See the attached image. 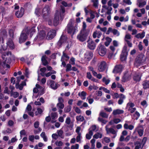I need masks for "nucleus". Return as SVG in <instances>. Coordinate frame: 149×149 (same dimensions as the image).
I'll use <instances>...</instances> for the list:
<instances>
[{
    "label": "nucleus",
    "mask_w": 149,
    "mask_h": 149,
    "mask_svg": "<svg viewBox=\"0 0 149 149\" xmlns=\"http://www.w3.org/2000/svg\"><path fill=\"white\" fill-rule=\"evenodd\" d=\"M65 9L64 8H62L59 11H56L53 20V24L54 26H57L58 24L59 21L63 20L65 15Z\"/></svg>",
    "instance_id": "1"
},
{
    "label": "nucleus",
    "mask_w": 149,
    "mask_h": 149,
    "mask_svg": "<svg viewBox=\"0 0 149 149\" xmlns=\"http://www.w3.org/2000/svg\"><path fill=\"white\" fill-rule=\"evenodd\" d=\"M43 27L42 25H39L38 26V31H40L34 39L35 41H40L44 39L45 38L46 36V34L45 31L42 30V31L40 30V29H42Z\"/></svg>",
    "instance_id": "2"
},
{
    "label": "nucleus",
    "mask_w": 149,
    "mask_h": 149,
    "mask_svg": "<svg viewBox=\"0 0 149 149\" xmlns=\"http://www.w3.org/2000/svg\"><path fill=\"white\" fill-rule=\"evenodd\" d=\"M73 20L71 19L67 25V29L68 33H72L73 34L77 31V25L76 24H73Z\"/></svg>",
    "instance_id": "3"
},
{
    "label": "nucleus",
    "mask_w": 149,
    "mask_h": 149,
    "mask_svg": "<svg viewBox=\"0 0 149 149\" xmlns=\"http://www.w3.org/2000/svg\"><path fill=\"white\" fill-rule=\"evenodd\" d=\"M28 28L25 29L23 30L19 38V42L21 43L24 42L27 39V36L28 34Z\"/></svg>",
    "instance_id": "4"
},
{
    "label": "nucleus",
    "mask_w": 149,
    "mask_h": 149,
    "mask_svg": "<svg viewBox=\"0 0 149 149\" xmlns=\"http://www.w3.org/2000/svg\"><path fill=\"white\" fill-rule=\"evenodd\" d=\"M145 57L143 54H141L137 56L136 59L135 64L136 66L142 64L145 61Z\"/></svg>",
    "instance_id": "5"
},
{
    "label": "nucleus",
    "mask_w": 149,
    "mask_h": 149,
    "mask_svg": "<svg viewBox=\"0 0 149 149\" xmlns=\"http://www.w3.org/2000/svg\"><path fill=\"white\" fill-rule=\"evenodd\" d=\"M88 35V33L84 30H82L80 33L77 36V38L79 41L83 42L86 40Z\"/></svg>",
    "instance_id": "6"
},
{
    "label": "nucleus",
    "mask_w": 149,
    "mask_h": 149,
    "mask_svg": "<svg viewBox=\"0 0 149 149\" xmlns=\"http://www.w3.org/2000/svg\"><path fill=\"white\" fill-rule=\"evenodd\" d=\"M127 47L125 46L122 50V53L120 55V58L121 61H125L127 59L128 52L127 51Z\"/></svg>",
    "instance_id": "7"
},
{
    "label": "nucleus",
    "mask_w": 149,
    "mask_h": 149,
    "mask_svg": "<svg viewBox=\"0 0 149 149\" xmlns=\"http://www.w3.org/2000/svg\"><path fill=\"white\" fill-rule=\"evenodd\" d=\"M97 50L98 53L101 56H104L107 52V49L104 46L102 45H100L98 47Z\"/></svg>",
    "instance_id": "8"
},
{
    "label": "nucleus",
    "mask_w": 149,
    "mask_h": 149,
    "mask_svg": "<svg viewBox=\"0 0 149 149\" xmlns=\"http://www.w3.org/2000/svg\"><path fill=\"white\" fill-rule=\"evenodd\" d=\"M47 83L50 84L51 88L54 90L56 89L59 86L58 83H55L54 81L51 80H48Z\"/></svg>",
    "instance_id": "9"
},
{
    "label": "nucleus",
    "mask_w": 149,
    "mask_h": 149,
    "mask_svg": "<svg viewBox=\"0 0 149 149\" xmlns=\"http://www.w3.org/2000/svg\"><path fill=\"white\" fill-rule=\"evenodd\" d=\"M50 10L49 6L48 5H46L42 9V15L43 17L47 16L48 15Z\"/></svg>",
    "instance_id": "10"
},
{
    "label": "nucleus",
    "mask_w": 149,
    "mask_h": 149,
    "mask_svg": "<svg viewBox=\"0 0 149 149\" xmlns=\"http://www.w3.org/2000/svg\"><path fill=\"white\" fill-rule=\"evenodd\" d=\"M106 63L104 61H102L100 63L98 70L100 72H102L105 70L106 67Z\"/></svg>",
    "instance_id": "11"
},
{
    "label": "nucleus",
    "mask_w": 149,
    "mask_h": 149,
    "mask_svg": "<svg viewBox=\"0 0 149 149\" xmlns=\"http://www.w3.org/2000/svg\"><path fill=\"white\" fill-rule=\"evenodd\" d=\"M88 47L91 49H95L96 45L94 42L91 40L89 39L88 41Z\"/></svg>",
    "instance_id": "12"
},
{
    "label": "nucleus",
    "mask_w": 149,
    "mask_h": 149,
    "mask_svg": "<svg viewBox=\"0 0 149 149\" xmlns=\"http://www.w3.org/2000/svg\"><path fill=\"white\" fill-rule=\"evenodd\" d=\"M56 31L54 30H52L49 31L47 36V39L48 40H51L52 39L56 36Z\"/></svg>",
    "instance_id": "13"
},
{
    "label": "nucleus",
    "mask_w": 149,
    "mask_h": 149,
    "mask_svg": "<svg viewBox=\"0 0 149 149\" xmlns=\"http://www.w3.org/2000/svg\"><path fill=\"white\" fill-rule=\"evenodd\" d=\"M24 10L22 8H21L20 10L16 11L15 13V15L17 18L22 17L24 14Z\"/></svg>",
    "instance_id": "14"
},
{
    "label": "nucleus",
    "mask_w": 149,
    "mask_h": 149,
    "mask_svg": "<svg viewBox=\"0 0 149 149\" xmlns=\"http://www.w3.org/2000/svg\"><path fill=\"white\" fill-rule=\"evenodd\" d=\"M7 32L5 31H1L0 33V43H3V39L6 37Z\"/></svg>",
    "instance_id": "15"
},
{
    "label": "nucleus",
    "mask_w": 149,
    "mask_h": 149,
    "mask_svg": "<svg viewBox=\"0 0 149 149\" xmlns=\"http://www.w3.org/2000/svg\"><path fill=\"white\" fill-rule=\"evenodd\" d=\"M93 56V53L91 52H87L85 54L84 57L87 61H89L92 58Z\"/></svg>",
    "instance_id": "16"
},
{
    "label": "nucleus",
    "mask_w": 149,
    "mask_h": 149,
    "mask_svg": "<svg viewBox=\"0 0 149 149\" xmlns=\"http://www.w3.org/2000/svg\"><path fill=\"white\" fill-rule=\"evenodd\" d=\"M123 67L121 65L116 66L113 70V72L117 73L120 72L122 70Z\"/></svg>",
    "instance_id": "17"
},
{
    "label": "nucleus",
    "mask_w": 149,
    "mask_h": 149,
    "mask_svg": "<svg viewBox=\"0 0 149 149\" xmlns=\"http://www.w3.org/2000/svg\"><path fill=\"white\" fill-rule=\"evenodd\" d=\"M67 39V38L65 36L62 35L58 42V45L61 46L63 43L66 42Z\"/></svg>",
    "instance_id": "18"
},
{
    "label": "nucleus",
    "mask_w": 149,
    "mask_h": 149,
    "mask_svg": "<svg viewBox=\"0 0 149 149\" xmlns=\"http://www.w3.org/2000/svg\"><path fill=\"white\" fill-rule=\"evenodd\" d=\"M147 0H137V5L139 7H142L146 4Z\"/></svg>",
    "instance_id": "19"
},
{
    "label": "nucleus",
    "mask_w": 149,
    "mask_h": 149,
    "mask_svg": "<svg viewBox=\"0 0 149 149\" xmlns=\"http://www.w3.org/2000/svg\"><path fill=\"white\" fill-rule=\"evenodd\" d=\"M124 112V111L123 110L119 109H117L114 110L113 111L112 114L113 115L115 116L117 115L123 114Z\"/></svg>",
    "instance_id": "20"
},
{
    "label": "nucleus",
    "mask_w": 149,
    "mask_h": 149,
    "mask_svg": "<svg viewBox=\"0 0 149 149\" xmlns=\"http://www.w3.org/2000/svg\"><path fill=\"white\" fill-rule=\"evenodd\" d=\"M102 34V33L100 31H96L93 32V36L94 38H96V37L99 38Z\"/></svg>",
    "instance_id": "21"
},
{
    "label": "nucleus",
    "mask_w": 149,
    "mask_h": 149,
    "mask_svg": "<svg viewBox=\"0 0 149 149\" xmlns=\"http://www.w3.org/2000/svg\"><path fill=\"white\" fill-rule=\"evenodd\" d=\"M106 130L107 134L111 133L113 134H116V131L112 128H108V126L106 125L105 127Z\"/></svg>",
    "instance_id": "22"
},
{
    "label": "nucleus",
    "mask_w": 149,
    "mask_h": 149,
    "mask_svg": "<svg viewBox=\"0 0 149 149\" xmlns=\"http://www.w3.org/2000/svg\"><path fill=\"white\" fill-rule=\"evenodd\" d=\"M43 89L42 87L40 86L39 85L36 84V88H34L33 89V92L34 93H36L38 91H43Z\"/></svg>",
    "instance_id": "23"
},
{
    "label": "nucleus",
    "mask_w": 149,
    "mask_h": 149,
    "mask_svg": "<svg viewBox=\"0 0 149 149\" xmlns=\"http://www.w3.org/2000/svg\"><path fill=\"white\" fill-rule=\"evenodd\" d=\"M141 75L140 73L138 72L134 76L133 79L134 81L136 82L140 81L141 79Z\"/></svg>",
    "instance_id": "24"
},
{
    "label": "nucleus",
    "mask_w": 149,
    "mask_h": 149,
    "mask_svg": "<svg viewBox=\"0 0 149 149\" xmlns=\"http://www.w3.org/2000/svg\"><path fill=\"white\" fill-rule=\"evenodd\" d=\"M136 131L138 132V133L140 136H141L143 134V130L142 127H138L135 129Z\"/></svg>",
    "instance_id": "25"
},
{
    "label": "nucleus",
    "mask_w": 149,
    "mask_h": 149,
    "mask_svg": "<svg viewBox=\"0 0 149 149\" xmlns=\"http://www.w3.org/2000/svg\"><path fill=\"white\" fill-rule=\"evenodd\" d=\"M7 45L10 48L13 49L14 48V45L12 40L9 39L7 43Z\"/></svg>",
    "instance_id": "26"
},
{
    "label": "nucleus",
    "mask_w": 149,
    "mask_h": 149,
    "mask_svg": "<svg viewBox=\"0 0 149 149\" xmlns=\"http://www.w3.org/2000/svg\"><path fill=\"white\" fill-rule=\"evenodd\" d=\"M86 93L84 91L78 93V95L80 96L82 100H85L86 98Z\"/></svg>",
    "instance_id": "27"
},
{
    "label": "nucleus",
    "mask_w": 149,
    "mask_h": 149,
    "mask_svg": "<svg viewBox=\"0 0 149 149\" xmlns=\"http://www.w3.org/2000/svg\"><path fill=\"white\" fill-rule=\"evenodd\" d=\"M124 127L125 129L132 130L134 129V127L133 125H128L126 123L124 124Z\"/></svg>",
    "instance_id": "28"
},
{
    "label": "nucleus",
    "mask_w": 149,
    "mask_h": 149,
    "mask_svg": "<svg viewBox=\"0 0 149 149\" xmlns=\"http://www.w3.org/2000/svg\"><path fill=\"white\" fill-rule=\"evenodd\" d=\"M35 14L38 16H40L41 14L40 8L39 7H37L35 10Z\"/></svg>",
    "instance_id": "29"
},
{
    "label": "nucleus",
    "mask_w": 149,
    "mask_h": 149,
    "mask_svg": "<svg viewBox=\"0 0 149 149\" xmlns=\"http://www.w3.org/2000/svg\"><path fill=\"white\" fill-rule=\"evenodd\" d=\"M69 59V57L64 52H63V54L61 58V61H63L65 60L66 61H68Z\"/></svg>",
    "instance_id": "30"
},
{
    "label": "nucleus",
    "mask_w": 149,
    "mask_h": 149,
    "mask_svg": "<svg viewBox=\"0 0 149 149\" xmlns=\"http://www.w3.org/2000/svg\"><path fill=\"white\" fill-rule=\"evenodd\" d=\"M145 36V32L143 31L141 33H139L135 36V37L138 39H142Z\"/></svg>",
    "instance_id": "31"
},
{
    "label": "nucleus",
    "mask_w": 149,
    "mask_h": 149,
    "mask_svg": "<svg viewBox=\"0 0 149 149\" xmlns=\"http://www.w3.org/2000/svg\"><path fill=\"white\" fill-rule=\"evenodd\" d=\"M106 41L104 43L105 45L106 46H108L112 41V39L109 37L106 38Z\"/></svg>",
    "instance_id": "32"
},
{
    "label": "nucleus",
    "mask_w": 149,
    "mask_h": 149,
    "mask_svg": "<svg viewBox=\"0 0 149 149\" xmlns=\"http://www.w3.org/2000/svg\"><path fill=\"white\" fill-rule=\"evenodd\" d=\"M142 85L144 88H149V81H144L143 82Z\"/></svg>",
    "instance_id": "33"
},
{
    "label": "nucleus",
    "mask_w": 149,
    "mask_h": 149,
    "mask_svg": "<svg viewBox=\"0 0 149 149\" xmlns=\"http://www.w3.org/2000/svg\"><path fill=\"white\" fill-rule=\"evenodd\" d=\"M129 19V17L128 15H127L125 18L124 17L121 16L119 18V21L121 22H126L128 21Z\"/></svg>",
    "instance_id": "34"
},
{
    "label": "nucleus",
    "mask_w": 149,
    "mask_h": 149,
    "mask_svg": "<svg viewBox=\"0 0 149 149\" xmlns=\"http://www.w3.org/2000/svg\"><path fill=\"white\" fill-rule=\"evenodd\" d=\"M102 137V134L100 133L97 132L93 136V138L95 139H101Z\"/></svg>",
    "instance_id": "35"
},
{
    "label": "nucleus",
    "mask_w": 149,
    "mask_h": 149,
    "mask_svg": "<svg viewBox=\"0 0 149 149\" xmlns=\"http://www.w3.org/2000/svg\"><path fill=\"white\" fill-rule=\"evenodd\" d=\"M44 109L43 108L42 109L40 108H37V110L35 113V114L36 115H38L40 114H41L43 111Z\"/></svg>",
    "instance_id": "36"
},
{
    "label": "nucleus",
    "mask_w": 149,
    "mask_h": 149,
    "mask_svg": "<svg viewBox=\"0 0 149 149\" xmlns=\"http://www.w3.org/2000/svg\"><path fill=\"white\" fill-rule=\"evenodd\" d=\"M46 56L44 55L41 58V60L43 64L45 65H46L48 64L47 61L46 60Z\"/></svg>",
    "instance_id": "37"
},
{
    "label": "nucleus",
    "mask_w": 149,
    "mask_h": 149,
    "mask_svg": "<svg viewBox=\"0 0 149 149\" xmlns=\"http://www.w3.org/2000/svg\"><path fill=\"white\" fill-rule=\"evenodd\" d=\"M96 28L97 29H99L100 31L104 33H105L107 30V28L106 27H101L99 25H97Z\"/></svg>",
    "instance_id": "38"
},
{
    "label": "nucleus",
    "mask_w": 149,
    "mask_h": 149,
    "mask_svg": "<svg viewBox=\"0 0 149 149\" xmlns=\"http://www.w3.org/2000/svg\"><path fill=\"white\" fill-rule=\"evenodd\" d=\"M93 132L92 131H89L88 133L86 135V138L88 139H90L93 135Z\"/></svg>",
    "instance_id": "39"
},
{
    "label": "nucleus",
    "mask_w": 149,
    "mask_h": 149,
    "mask_svg": "<svg viewBox=\"0 0 149 149\" xmlns=\"http://www.w3.org/2000/svg\"><path fill=\"white\" fill-rule=\"evenodd\" d=\"M40 136L41 137H42L44 141L46 142L47 141V137L45 135V133L44 132H42L40 134Z\"/></svg>",
    "instance_id": "40"
},
{
    "label": "nucleus",
    "mask_w": 149,
    "mask_h": 149,
    "mask_svg": "<svg viewBox=\"0 0 149 149\" xmlns=\"http://www.w3.org/2000/svg\"><path fill=\"white\" fill-rule=\"evenodd\" d=\"M127 74H126L123 77L122 81V82H125L126 81L129 80L130 79V77H127Z\"/></svg>",
    "instance_id": "41"
},
{
    "label": "nucleus",
    "mask_w": 149,
    "mask_h": 149,
    "mask_svg": "<svg viewBox=\"0 0 149 149\" xmlns=\"http://www.w3.org/2000/svg\"><path fill=\"white\" fill-rule=\"evenodd\" d=\"M112 32L113 35L117 36H118L120 35L119 32L116 29H112Z\"/></svg>",
    "instance_id": "42"
},
{
    "label": "nucleus",
    "mask_w": 149,
    "mask_h": 149,
    "mask_svg": "<svg viewBox=\"0 0 149 149\" xmlns=\"http://www.w3.org/2000/svg\"><path fill=\"white\" fill-rule=\"evenodd\" d=\"M71 109V107L70 106H68L65 107L64 109V111L65 113L69 112H70Z\"/></svg>",
    "instance_id": "43"
},
{
    "label": "nucleus",
    "mask_w": 149,
    "mask_h": 149,
    "mask_svg": "<svg viewBox=\"0 0 149 149\" xmlns=\"http://www.w3.org/2000/svg\"><path fill=\"white\" fill-rule=\"evenodd\" d=\"M55 144L56 146H61L63 145V143L61 141L57 140L55 141Z\"/></svg>",
    "instance_id": "44"
},
{
    "label": "nucleus",
    "mask_w": 149,
    "mask_h": 149,
    "mask_svg": "<svg viewBox=\"0 0 149 149\" xmlns=\"http://www.w3.org/2000/svg\"><path fill=\"white\" fill-rule=\"evenodd\" d=\"M58 116L57 113L56 112L52 113L51 114V118L53 119H55Z\"/></svg>",
    "instance_id": "45"
},
{
    "label": "nucleus",
    "mask_w": 149,
    "mask_h": 149,
    "mask_svg": "<svg viewBox=\"0 0 149 149\" xmlns=\"http://www.w3.org/2000/svg\"><path fill=\"white\" fill-rule=\"evenodd\" d=\"M65 123L68 125H70V124H71L72 123L70 117H68L66 118L65 120Z\"/></svg>",
    "instance_id": "46"
},
{
    "label": "nucleus",
    "mask_w": 149,
    "mask_h": 149,
    "mask_svg": "<svg viewBox=\"0 0 149 149\" xmlns=\"http://www.w3.org/2000/svg\"><path fill=\"white\" fill-rule=\"evenodd\" d=\"M40 71L41 72L40 73L41 75L42 76H45V72L46 70V69L45 68H41L40 69Z\"/></svg>",
    "instance_id": "47"
},
{
    "label": "nucleus",
    "mask_w": 149,
    "mask_h": 149,
    "mask_svg": "<svg viewBox=\"0 0 149 149\" xmlns=\"http://www.w3.org/2000/svg\"><path fill=\"white\" fill-rule=\"evenodd\" d=\"M134 103L131 102H129L128 103L127 105V109L131 108L134 107Z\"/></svg>",
    "instance_id": "48"
},
{
    "label": "nucleus",
    "mask_w": 149,
    "mask_h": 149,
    "mask_svg": "<svg viewBox=\"0 0 149 149\" xmlns=\"http://www.w3.org/2000/svg\"><path fill=\"white\" fill-rule=\"evenodd\" d=\"M17 139L16 138V136H15L14 137L12 138L11 140H10L8 141V143L10 144L11 143H14L17 141Z\"/></svg>",
    "instance_id": "49"
},
{
    "label": "nucleus",
    "mask_w": 149,
    "mask_h": 149,
    "mask_svg": "<svg viewBox=\"0 0 149 149\" xmlns=\"http://www.w3.org/2000/svg\"><path fill=\"white\" fill-rule=\"evenodd\" d=\"M135 149H139L141 147V144L139 142H136L135 143Z\"/></svg>",
    "instance_id": "50"
},
{
    "label": "nucleus",
    "mask_w": 149,
    "mask_h": 149,
    "mask_svg": "<svg viewBox=\"0 0 149 149\" xmlns=\"http://www.w3.org/2000/svg\"><path fill=\"white\" fill-rule=\"evenodd\" d=\"M87 77L89 79H91L93 81H95V79L92 78V76L91 73L89 72H88L87 73Z\"/></svg>",
    "instance_id": "51"
},
{
    "label": "nucleus",
    "mask_w": 149,
    "mask_h": 149,
    "mask_svg": "<svg viewBox=\"0 0 149 149\" xmlns=\"http://www.w3.org/2000/svg\"><path fill=\"white\" fill-rule=\"evenodd\" d=\"M110 141V138L109 137H105L102 139V143H104V142H105L106 143H108Z\"/></svg>",
    "instance_id": "52"
},
{
    "label": "nucleus",
    "mask_w": 149,
    "mask_h": 149,
    "mask_svg": "<svg viewBox=\"0 0 149 149\" xmlns=\"http://www.w3.org/2000/svg\"><path fill=\"white\" fill-rule=\"evenodd\" d=\"M76 118L77 121L80 122L83 121L84 120V117L81 116H77Z\"/></svg>",
    "instance_id": "53"
},
{
    "label": "nucleus",
    "mask_w": 149,
    "mask_h": 149,
    "mask_svg": "<svg viewBox=\"0 0 149 149\" xmlns=\"http://www.w3.org/2000/svg\"><path fill=\"white\" fill-rule=\"evenodd\" d=\"M95 138H93L91 140V147L92 148H95Z\"/></svg>",
    "instance_id": "54"
},
{
    "label": "nucleus",
    "mask_w": 149,
    "mask_h": 149,
    "mask_svg": "<svg viewBox=\"0 0 149 149\" xmlns=\"http://www.w3.org/2000/svg\"><path fill=\"white\" fill-rule=\"evenodd\" d=\"M11 94L14 98L17 97L19 95L18 93L16 92H12V91L11 92Z\"/></svg>",
    "instance_id": "55"
},
{
    "label": "nucleus",
    "mask_w": 149,
    "mask_h": 149,
    "mask_svg": "<svg viewBox=\"0 0 149 149\" xmlns=\"http://www.w3.org/2000/svg\"><path fill=\"white\" fill-rule=\"evenodd\" d=\"M57 107L58 109H63L64 107V104L63 103H58L57 104Z\"/></svg>",
    "instance_id": "56"
},
{
    "label": "nucleus",
    "mask_w": 149,
    "mask_h": 149,
    "mask_svg": "<svg viewBox=\"0 0 149 149\" xmlns=\"http://www.w3.org/2000/svg\"><path fill=\"white\" fill-rule=\"evenodd\" d=\"M88 70L92 71L93 75H95L97 74V72L94 70V68L91 66H89L88 68Z\"/></svg>",
    "instance_id": "57"
},
{
    "label": "nucleus",
    "mask_w": 149,
    "mask_h": 149,
    "mask_svg": "<svg viewBox=\"0 0 149 149\" xmlns=\"http://www.w3.org/2000/svg\"><path fill=\"white\" fill-rule=\"evenodd\" d=\"M100 115L102 117L105 118H107L108 116L106 113L102 111H101L100 113Z\"/></svg>",
    "instance_id": "58"
},
{
    "label": "nucleus",
    "mask_w": 149,
    "mask_h": 149,
    "mask_svg": "<svg viewBox=\"0 0 149 149\" xmlns=\"http://www.w3.org/2000/svg\"><path fill=\"white\" fill-rule=\"evenodd\" d=\"M57 132L58 136L61 137L62 138H63V137L62 136L63 132L62 130H58L57 131Z\"/></svg>",
    "instance_id": "59"
},
{
    "label": "nucleus",
    "mask_w": 149,
    "mask_h": 149,
    "mask_svg": "<svg viewBox=\"0 0 149 149\" xmlns=\"http://www.w3.org/2000/svg\"><path fill=\"white\" fill-rule=\"evenodd\" d=\"M91 95L89 96L87 98V100H88V102L89 104H92L94 101L93 99L91 98Z\"/></svg>",
    "instance_id": "60"
},
{
    "label": "nucleus",
    "mask_w": 149,
    "mask_h": 149,
    "mask_svg": "<svg viewBox=\"0 0 149 149\" xmlns=\"http://www.w3.org/2000/svg\"><path fill=\"white\" fill-rule=\"evenodd\" d=\"M141 104L143 107L144 108H146L147 106V102L145 100H143L141 102Z\"/></svg>",
    "instance_id": "61"
},
{
    "label": "nucleus",
    "mask_w": 149,
    "mask_h": 149,
    "mask_svg": "<svg viewBox=\"0 0 149 149\" xmlns=\"http://www.w3.org/2000/svg\"><path fill=\"white\" fill-rule=\"evenodd\" d=\"M71 68L72 66L71 64H67L66 66V71H68L71 70H72Z\"/></svg>",
    "instance_id": "62"
},
{
    "label": "nucleus",
    "mask_w": 149,
    "mask_h": 149,
    "mask_svg": "<svg viewBox=\"0 0 149 149\" xmlns=\"http://www.w3.org/2000/svg\"><path fill=\"white\" fill-rule=\"evenodd\" d=\"M102 81L106 85L109 84L110 81V80L109 79H107L105 77L103 78Z\"/></svg>",
    "instance_id": "63"
},
{
    "label": "nucleus",
    "mask_w": 149,
    "mask_h": 149,
    "mask_svg": "<svg viewBox=\"0 0 149 149\" xmlns=\"http://www.w3.org/2000/svg\"><path fill=\"white\" fill-rule=\"evenodd\" d=\"M79 145L78 144L72 145L71 147V149H78Z\"/></svg>",
    "instance_id": "64"
}]
</instances>
